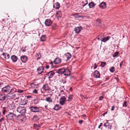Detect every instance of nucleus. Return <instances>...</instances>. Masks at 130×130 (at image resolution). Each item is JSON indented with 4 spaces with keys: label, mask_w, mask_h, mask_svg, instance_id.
<instances>
[{
    "label": "nucleus",
    "mask_w": 130,
    "mask_h": 130,
    "mask_svg": "<svg viewBox=\"0 0 130 130\" xmlns=\"http://www.w3.org/2000/svg\"><path fill=\"white\" fill-rule=\"evenodd\" d=\"M14 111L12 110L11 112H9L8 113L6 116V117L8 120H12L16 118L17 116L15 114L13 113Z\"/></svg>",
    "instance_id": "1"
},
{
    "label": "nucleus",
    "mask_w": 130,
    "mask_h": 130,
    "mask_svg": "<svg viewBox=\"0 0 130 130\" xmlns=\"http://www.w3.org/2000/svg\"><path fill=\"white\" fill-rule=\"evenodd\" d=\"M26 111V109L23 106H20L18 107L17 109V111L21 113V115H19L18 118H21L23 117V116L22 115L25 113Z\"/></svg>",
    "instance_id": "2"
},
{
    "label": "nucleus",
    "mask_w": 130,
    "mask_h": 130,
    "mask_svg": "<svg viewBox=\"0 0 130 130\" xmlns=\"http://www.w3.org/2000/svg\"><path fill=\"white\" fill-rule=\"evenodd\" d=\"M61 96L59 100V103L61 105H64L65 102L66 101V98L67 96L65 94H64L63 95H59Z\"/></svg>",
    "instance_id": "3"
},
{
    "label": "nucleus",
    "mask_w": 130,
    "mask_h": 130,
    "mask_svg": "<svg viewBox=\"0 0 130 130\" xmlns=\"http://www.w3.org/2000/svg\"><path fill=\"white\" fill-rule=\"evenodd\" d=\"M13 92H15V90H14L13 88H11L9 93L7 94V96L10 97V99H13L15 98V94Z\"/></svg>",
    "instance_id": "4"
},
{
    "label": "nucleus",
    "mask_w": 130,
    "mask_h": 130,
    "mask_svg": "<svg viewBox=\"0 0 130 130\" xmlns=\"http://www.w3.org/2000/svg\"><path fill=\"white\" fill-rule=\"evenodd\" d=\"M29 109L31 111L34 113L39 112V108L36 106H32L29 107Z\"/></svg>",
    "instance_id": "5"
},
{
    "label": "nucleus",
    "mask_w": 130,
    "mask_h": 130,
    "mask_svg": "<svg viewBox=\"0 0 130 130\" xmlns=\"http://www.w3.org/2000/svg\"><path fill=\"white\" fill-rule=\"evenodd\" d=\"M11 87L9 85H7L2 88V92L4 93H7L10 91Z\"/></svg>",
    "instance_id": "6"
},
{
    "label": "nucleus",
    "mask_w": 130,
    "mask_h": 130,
    "mask_svg": "<svg viewBox=\"0 0 130 130\" xmlns=\"http://www.w3.org/2000/svg\"><path fill=\"white\" fill-rule=\"evenodd\" d=\"M44 68L42 66L39 67H38L37 69V72L38 75L41 74L44 72Z\"/></svg>",
    "instance_id": "7"
},
{
    "label": "nucleus",
    "mask_w": 130,
    "mask_h": 130,
    "mask_svg": "<svg viewBox=\"0 0 130 130\" xmlns=\"http://www.w3.org/2000/svg\"><path fill=\"white\" fill-rule=\"evenodd\" d=\"M8 107L10 109H13L15 108V105L13 102H9L8 104Z\"/></svg>",
    "instance_id": "8"
},
{
    "label": "nucleus",
    "mask_w": 130,
    "mask_h": 130,
    "mask_svg": "<svg viewBox=\"0 0 130 130\" xmlns=\"http://www.w3.org/2000/svg\"><path fill=\"white\" fill-rule=\"evenodd\" d=\"M65 89L64 88V87L63 86H60L59 88V90H60V92L59 93V95H64L65 94L64 92V91Z\"/></svg>",
    "instance_id": "9"
},
{
    "label": "nucleus",
    "mask_w": 130,
    "mask_h": 130,
    "mask_svg": "<svg viewBox=\"0 0 130 130\" xmlns=\"http://www.w3.org/2000/svg\"><path fill=\"white\" fill-rule=\"evenodd\" d=\"M93 76L96 78H99L100 77V74L98 71L96 70L93 72Z\"/></svg>",
    "instance_id": "10"
},
{
    "label": "nucleus",
    "mask_w": 130,
    "mask_h": 130,
    "mask_svg": "<svg viewBox=\"0 0 130 130\" xmlns=\"http://www.w3.org/2000/svg\"><path fill=\"white\" fill-rule=\"evenodd\" d=\"M6 98L5 94H0V102L2 103L4 102Z\"/></svg>",
    "instance_id": "11"
},
{
    "label": "nucleus",
    "mask_w": 130,
    "mask_h": 130,
    "mask_svg": "<svg viewBox=\"0 0 130 130\" xmlns=\"http://www.w3.org/2000/svg\"><path fill=\"white\" fill-rule=\"evenodd\" d=\"M52 23V21L50 19H46L45 22V25L47 26L51 25Z\"/></svg>",
    "instance_id": "12"
},
{
    "label": "nucleus",
    "mask_w": 130,
    "mask_h": 130,
    "mask_svg": "<svg viewBox=\"0 0 130 130\" xmlns=\"http://www.w3.org/2000/svg\"><path fill=\"white\" fill-rule=\"evenodd\" d=\"M104 126L108 129H111V125L109 122V121H107L106 123H104Z\"/></svg>",
    "instance_id": "13"
},
{
    "label": "nucleus",
    "mask_w": 130,
    "mask_h": 130,
    "mask_svg": "<svg viewBox=\"0 0 130 130\" xmlns=\"http://www.w3.org/2000/svg\"><path fill=\"white\" fill-rule=\"evenodd\" d=\"M54 74L55 73L53 71H51L47 73L46 74V75L48 76V78H50L52 77Z\"/></svg>",
    "instance_id": "14"
},
{
    "label": "nucleus",
    "mask_w": 130,
    "mask_h": 130,
    "mask_svg": "<svg viewBox=\"0 0 130 130\" xmlns=\"http://www.w3.org/2000/svg\"><path fill=\"white\" fill-rule=\"evenodd\" d=\"M82 27L81 26L77 27L74 29V31L76 33H79L82 29Z\"/></svg>",
    "instance_id": "15"
},
{
    "label": "nucleus",
    "mask_w": 130,
    "mask_h": 130,
    "mask_svg": "<svg viewBox=\"0 0 130 130\" xmlns=\"http://www.w3.org/2000/svg\"><path fill=\"white\" fill-rule=\"evenodd\" d=\"M99 7L101 9H105L106 7V3L104 2H102L99 5Z\"/></svg>",
    "instance_id": "16"
},
{
    "label": "nucleus",
    "mask_w": 130,
    "mask_h": 130,
    "mask_svg": "<svg viewBox=\"0 0 130 130\" xmlns=\"http://www.w3.org/2000/svg\"><path fill=\"white\" fill-rule=\"evenodd\" d=\"M21 59L22 62H25L27 60V57L25 55H23L21 57Z\"/></svg>",
    "instance_id": "17"
},
{
    "label": "nucleus",
    "mask_w": 130,
    "mask_h": 130,
    "mask_svg": "<svg viewBox=\"0 0 130 130\" xmlns=\"http://www.w3.org/2000/svg\"><path fill=\"white\" fill-rule=\"evenodd\" d=\"M61 62V59L59 58H56L54 61V62L55 64H58L60 63Z\"/></svg>",
    "instance_id": "18"
},
{
    "label": "nucleus",
    "mask_w": 130,
    "mask_h": 130,
    "mask_svg": "<svg viewBox=\"0 0 130 130\" xmlns=\"http://www.w3.org/2000/svg\"><path fill=\"white\" fill-rule=\"evenodd\" d=\"M64 74L65 76L69 75L70 74V71L69 69H65V71L64 72Z\"/></svg>",
    "instance_id": "19"
},
{
    "label": "nucleus",
    "mask_w": 130,
    "mask_h": 130,
    "mask_svg": "<svg viewBox=\"0 0 130 130\" xmlns=\"http://www.w3.org/2000/svg\"><path fill=\"white\" fill-rule=\"evenodd\" d=\"M11 58L12 61L14 62H16L18 59L17 57L14 55L11 56Z\"/></svg>",
    "instance_id": "20"
},
{
    "label": "nucleus",
    "mask_w": 130,
    "mask_h": 130,
    "mask_svg": "<svg viewBox=\"0 0 130 130\" xmlns=\"http://www.w3.org/2000/svg\"><path fill=\"white\" fill-rule=\"evenodd\" d=\"M65 71V68H60V69L58 70L57 71V72L59 74H64Z\"/></svg>",
    "instance_id": "21"
},
{
    "label": "nucleus",
    "mask_w": 130,
    "mask_h": 130,
    "mask_svg": "<svg viewBox=\"0 0 130 130\" xmlns=\"http://www.w3.org/2000/svg\"><path fill=\"white\" fill-rule=\"evenodd\" d=\"M42 89L45 91L48 90L49 89V86L47 84L44 85L42 87Z\"/></svg>",
    "instance_id": "22"
},
{
    "label": "nucleus",
    "mask_w": 130,
    "mask_h": 130,
    "mask_svg": "<svg viewBox=\"0 0 130 130\" xmlns=\"http://www.w3.org/2000/svg\"><path fill=\"white\" fill-rule=\"evenodd\" d=\"M64 55L66 58H67V60H69L71 57V54L69 53L65 54Z\"/></svg>",
    "instance_id": "23"
},
{
    "label": "nucleus",
    "mask_w": 130,
    "mask_h": 130,
    "mask_svg": "<svg viewBox=\"0 0 130 130\" xmlns=\"http://www.w3.org/2000/svg\"><path fill=\"white\" fill-rule=\"evenodd\" d=\"M53 7L55 9H59L60 7V4L58 3L57 2L54 4Z\"/></svg>",
    "instance_id": "24"
},
{
    "label": "nucleus",
    "mask_w": 130,
    "mask_h": 130,
    "mask_svg": "<svg viewBox=\"0 0 130 130\" xmlns=\"http://www.w3.org/2000/svg\"><path fill=\"white\" fill-rule=\"evenodd\" d=\"M110 38V37L109 36H108L105 38H103L102 39H101V40L102 41L105 42L106 41L109 40Z\"/></svg>",
    "instance_id": "25"
},
{
    "label": "nucleus",
    "mask_w": 130,
    "mask_h": 130,
    "mask_svg": "<svg viewBox=\"0 0 130 130\" xmlns=\"http://www.w3.org/2000/svg\"><path fill=\"white\" fill-rule=\"evenodd\" d=\"M61 16V11H59L56 12V17L58 18L60 17Z\"/></svg>",
    "instance_id": "26"
},
{
    "label": "nucleus",
    "mask_w": 130,
    "mask_h": 130,
    "mask_svg": "<svg viewBox=\"0 0 130 130\" xmlns=\"http://www.w3.org/2000/svg\"><path fill=\"white\" fill-rule=\"evenodd\" d=\"M61 108L60 106L58 104H56L55 105L53 109L55 110H59Z\"/></svg>",
    "instance_id": "27"
},
{
    "label": "nucleus",
    "mask_w": 130,
    "mask_h": 130,
    "mask_svg": "<svg viewBox=\"0 0 130 130\" xmlns=\"http://www.w3.org/2000/svg\"><path fill=\"white\" fill-rule=\"evenodd\" d=\"M46 38V37L45 35H43L40 37V41L43 42L45 41Z\"/></svg>",
    "instance_id": "28"
},
{
    "label": "nucleus",
    "mask_w": 130,
    "mask_h": 130,
    "mask_svg": "<svg viewBox=\"0 0 130 130\" xmlns=\"http://www.w3.org/2000/svg\"><path fill=\"white\" fill-rule=\"evenodd\" d=\"M95 5V4L94 3L92 2L88 4V5L90 8H92L94 7Z\"/></svg>",
    "instance_id": "29"
},
{
    "label": "nucleus",
    "mask_w": 130,
    "mask_h": 130,
    "mask_svg": "<svg viewBox=\"0 0 130 130\" xmlns=\"http://www.w3.org/2000/svg\"><path fill=\"white\" fill-rule=\"evenodd\" d=\"M7 109L5 107H2L1 110L3 114H4L6 112H7Z\"/></svg>",
    "instance_id": "30"
},
{
    "label": "nucleus",
    "mask_w": 130,
    "mask_h": 130,
    "mask_svg": "<svg viewBox=\"0 0 130 130\" xmlns=\"http://www.w3.org/2000/svg\"><path fill=\"white\" fill-rule=\"evenodd\" d=\"M45 100L47 102H51L52 101V99L51 97H47L46 98Z\"/></svg>",
    "instance_id": "31"
},
{
    "label": "nucleus",
    "mask_w": 130,
    "mask_h": 130,
    "mask_svg": "<svg viewBox=\"0 0 130 130\" xmlns=\"http://www.w3.org/2000/svg\"><path fill=\"white\" fill-rule=\"evenodd\" d=\"M119 54V52H116L114 53L113 55H112V56L113 57H117L118 56V55Z\"/></svg>",
    "instance_id": "32"
},
{
    "label": "nucleus",
    "mask_w": 130,
    "mask_h": 130,
    "mask_svg": "<svg viewBox=\"0 0 130 130\" xmlns=\"http://www.w3.org/2000/svg\"><path fill=\"white\" fill-rule=\"evenodd\" d=\"M110 71L112 73L114 72L115 71V68L114 67H112L109 69Z\"/></svg>",
    "instance_id": "33"
},
{
    "label": "nucleus",
    "mask_w": 130,
    "mask_h": 130,
    "mask_svg": "<svg viewBox=\"0 0 130 130\" xmlns=\"http://www.w3.org/2000/svg\"><path fill=\"white\" fill-rule=\"evenodd\" d=\"M35 83H32L30 84L31 87L32 88H35L36 86V85L35 84Z\"/></svg>",
    "instance_id": "34"
},
{
    "label": "nucleus",
    "mask_w": 130,
    "mask_h": 130,
    "mask_svg": "<svg viewBox=\"0 0 130 130\" xmlns=\"http://www.w3.org/2000/svg\"><path fill=\"white\" fill-rule=\"evenodd\" d=\"M106 64V63L105 62H101V66L102 67H104Z\"/></svg>",
    "instance_id": "35"
},
{
    "label": "nucleus",
    "mask_w": 130,
    "mask_h": 130,
    "mask_svg": "<svg viewBox=\"0 0 130 130\" xmlns=\"http://www.w3.org/2000/svg\"><path fill=\"white\" fill-rule=\"evenodd\" d=\"M33 118V119L35 121H37L39 119L38 117L36 116H34Z\"/></svg>",
    "instance_id": "36"
},
{
    "label": "nucleus",
    "mask_w": 130,
    "mask_h": 130,
    "mask_svg": "<svg viewBox=\"0 0 130 130\" xmlns=\"http://www.w3.org/2000/svg\"><path fill=\"white\" fill-rule=\"evenodd\" d=\"M72 96H73L72 95H70L68 97V100H67V101H70L72 100Z\"/></svg>",
    "instance_id": "37"
},
{
    "label": "nucleus",
    "mask_w": 130,
    "mask_h": 130,
    "mask_svg": "<svg viewBox=\"0 0 130 130\" xmlns=\"http://www.w3.org/2000/svg\"><path fill=\"white\" fill-rule=\"evenodd\" d=\"M83 7L87 5L88 4V2L86 0L84 2H83Z\"/></svg>",
    "instance_id": "38"
},
{
    "label": "nucleus",
    "mask_w": 130,
    "mask_h": 130,
    "mask_svg": "<svg viewBox=\"0 0 130 130\" xmlns=\"http://www.w3.org/2000/svg\"><path fill=\"white\" fill-rule=\"evenodd\" d=\"M73 16L75 18H77L79 17V15L77 13L74 14Z\"/></svg>",
    "instance_id": "39"
},
{
    "label": "nucleus",
    "mask_w": 130,
    "mask_h": 130,
    "mask_svg": "<svg viewBox=\"0 0 130 130\" xmlns=\"http://www.w3.org/2000/svg\"><path fill=\"white\" fill-rule=\"evenodd\" d=\"M4 119L3 118H2L0 119V124L1 125V123L4 121Z\"/></svg>",
    "instance_id": "40"
},
{
    "label": "nucleus",
    "mask_w": 130,
    "mask_h": 130,
    "mask_svg": "<svg viewBox=\"0 0 130 130\" xmlns=\"http://www.w3.org/2000/svg\"><path fill=\"white\" fill-rule=\"evenodd\" d=\"M9 57H10L9 55V54H7H7H6V56L5 57V59H8L9 58Z\"/></svg>",
    "instance_id": "41"
},
{
    "label": "nucleus",
    "mask_w": 130,
    "mask_h": 130,
    "mask_svg": "<svg viewBox=\"0 0 130 130\" xmlns=\"http://www.w3.org/2000/svg\"><path fill=\"white\" fill-rule=\"evenodd\" d=\"M37 56H38V57L37 58L38 59H40V58L41 57V55L39 53H37Z\"/></svg>",
    "instance_id": "42"
},
{
    "label": "nucleus",
    "mask_w": 130,
    "mask_h": 130,
    "mask_svg": "<svg viewBox=\"0 0 130 130\" xmlns=\"http://www.w3.org/2000/svg\"><path fill=\"white\" fill-rule=\"evenodd\" d=\"M127 102H124L123 104V106L125 107H126L127 106Z\"/></svg>",
    "instance_id": "43"
},
{
    "label": "nucleus",
    "mask_w": 130,
    "mask_h": 130,
    "mask_svg": "<svg viewBox=\"0 0 130 130\" xmlns=\"http://www.w3.org/2000/svg\"><path fill=\"white\" fill-rule=\"evenodd\" d=\"M33 92L34 93H35L36 94L38 93V91L37 89H36L34 90H33Z\"/></svg>",
    "instance_id": "44"
},
{
    "label": "nucleus",
    "mask_w": 130,
    "mask_h": 130,
    "mask_svg": "<svg viewBox=\"0 0 130 130\" xmlns=\"http://www.w3.org/2000/svg\"><path fill=\"white\" fill-rule=\"evenodd\" d=\"M7 54V53H3L2 54V55L4 56V57L5 58V57L6 56V54Z\"/></svg>",
    "instance_id": "45"
},
{
    "label": "nucleus",
    "mask_w": 130,
    "mask_h": 130,
    "mask_svg": "<svg viewBox=\"0 0 130 130\" xmlns=\"http://www.w3.org/2000/svg\"><path fill=\"white\" fill-rule=\"evenodd\" d=\"M3 84L2 82H0V87H2L3 86Z\"/></svg>",
    "instance_id": "46"
},
{
    "label": "nucleus",
    "mask_w": 130,
    "mask_h": 130,
    "mask_svg": "<svg viewBox=\"0 0 130 130\" xmlns=\"http://www.w3.org/2000/svg\"><path fill=\"white\" fill-rule=\"evenodd\" d=\"M23 92V91L21 90H18V92H20V93H22Z\"/></svg>",
    "instance_id": "47"
},
{
    "label": "nucleus",
    "mask_w": 130,
    "mask_h": 130,
    "mask_svg": "<svg viewBox=\"0 0 130 130\" xmlns=\"http://www.w3.org/2000/svg\"><path fill=\"white\" fill-rule=\"evenodd\" d=\"M115 107L114 106H113L112 107L111 109V110L112 111H113L115 109Z\"/></svg>",
    "instance_id": "48"
},
{
    "label": "nucleus",
    "mask_w": 130,
    "mask_h": 130,
    "mask_svg": "<svg viewBox=\"0 0 130 130\" xmlns=\"http://www.w3.org/2000/svg\"><path fill=\"white\" fill-rule=\"evenodd\" d=\"M103 97L102 96H101L100 97L99 99L100 100H101L103 99Z\"/></svg>",
    "instance_id": "49"
},
{
    "label": "nucleus",
    "mask_w": 130,
    "mask_h": 130,
    "mask_svg": "<svg viewBox=\"0 0 130 130\" xmlns=\"http://www.w3.org/2000/svg\"><path fill=\"white\" fill-rule=\"evenodd\" d=\"M94 69H95L97 67V66L96 64L95 63L94 64Z\"/></svg>",
    "instance_id": "50"
},
{
    "label": "nucleus",
    "mask_w": 130,
    "mask_h": 130,
    "mask_svg": "<svg viewBox=\"0 0 130 130\" xmlns=\"http://www.w3.org/2000/svg\"><path fill=\"white\" fill-rule=\"evenodd\" d=\"M123 64V61H122L120 64V68H121V66Z\"/></svg>",
    "instance_id": "51"
},
{
    "label": "nucleus",
    "mask_w": 130,
    "mask_h": 130,
    "mask_svg": "<svg viewBox=\"0 0 130 130\" xmlns=\"http://www.w3.org/2000/svg\"><path fill=\"white\" fill-rule=\"evenodd\" d=\"M83 122V121L82 120H80L79 121V123L80 124H81Z\"/></svg>",
    "instance_id": "52"
},
{
    "label": "nucleus",
    "mask_w": 130,
    "mask_h": 130,
    "mask_svg": "<svg viewBox=\"0 0 130 130\" xmlns=\"http://www.w3.org/2000/svg\"><path fill=\"white\" fill-rule=\"evenodd\" d=\"M50 64L51 65L52 67H53V62L52 61H51V62H50Z\"/></svg>",
    "instance_id": "53"
},
{
    "label": "nucleus",
    "mask_w": 130,
    "mask_h": 130,
    "mask_svg": "<svg viewBox=\"0 0 130 130\" xmlns=\"http://www.w3.org/2000/svg\"><path fill=\"white\" fill-rule=\"evenodd\" d=\"M102 123H101L100 124V125L99 126L98 128H100V126L102 125Z\"/></svg>",
    "instance_id": "54"
},
{
    "label": "nucleus",
    "mask_w": 130,
    "mask_h": 130,
    "mask_svg": "<svg viewBox=\"0 0 130 130\" xmlns=\"http://www.w3.org/2000/svg\"><path fill=\"white\" fill-rule=\"evenodd\" d=\"M49 66L48 65H47L45 67V68L46 69H48L49 68Z\"/></svg>",
    "instance_id": "55"
},
{
    "label": "nucleus",
    "mask_w": 130,
    "mask_h": 130,
    "mask_svg": "<svg viewBox=\"0 0 130 130\" xmlns=\"http://www.w3.org/2000/svg\"><path fill=\"white\" fill-rule=\"evenodd\" d=\"M34 127H36V126L38 127V125L37 124H34ZM38 127H39V126H38Z\"/></svg>",
    "instance_id": "56"
},
{
    "label": "nucleus",
    "mask_w": 130,
    "mask_h": 130,
    "mask_svg": "<svg viewBox=\"0 0 130 130\" xmlns=\"http://www.w3.org/2000/svg\"><path fill=\"white\" fill-rule=\"evenodd\" d=\"M62 83H63V84H64L65 83H66V80H63V81H62Z\"/></svg>",
    "instance_id": "57"
},
{
    "label": "nucleus",
    "mask_w": 130,
    "mask_h": 130,
    "mask_svg": "<svg viewBox=\"0 0 130 130\" xmlns=\"http://www.w3.org/2000/svg\"><path fill=\"white\" fill-rule=\"evenodd\" d=\"M26 51V49H25L22 50V51L23 52H25Z\"/></svg>",
    "instance_id": "58"
},
{
    "label": "nucleus",
    "mask_w": 130,
    "mask_h": 130,
    "mask_svg": "<svg viewBox=\"0 0 130 130\" xmlns=\"http://www.w3.org/2000/svg\"><path fill=\"white\" fill-rule=\"evenodd\" d=\"M83 117H85L86 116V115L84 114L83 115Z\"/></svg>",
    "instance_id": "59"
},
{
    "label": "nucleus",
    "mask_w": 130,
    "mask_h": 130,
    "mask_svg": "<svg viewBox=\"0 0 130 130\" xmlns=\"http://www.w3.org/2000/svg\"><path fill=\"white\" fill-rule=\"evenodd\" d=\"M72 88H70L69 89L70 91H72Z\"/></svg>",
    "instance_id": "60"
},
{
    "label": "nucleus",
    "mask_w": 130,
    "mask_h": 130,
    "mask_svg": "<svg viewBox=\"0 0 130 130\" xmlns=\"http://www.w3.org/2000/svg\"><path fill=\"white\" fill-rule=\"evenodd\" d=\"M97 39L98 40H101L100 39V38L99 37H97Z\"/></svg>",
    "instance_id": "61"
},
{
    "label": "nucleus",
    "mask_w": 130,
    "mask_h": 130,
    "mask_svg": "<svg viewBox=\"0 0 130 130\" xmlns=\"http://www.w3.org/2000/svg\"><path fill=\"white\" fill-rule=\"evenodd\" d=\"M47 107V105L45 106V107L46 108Z\"/></svg>",
    "instance_id": "62"
},
{
    "label": "nucleus",
    "mask_w": 130,
    "mask_h": 130,
    "mask_svg": "<svg viewBox=\"0 0 130 130\" xmlns=\"http://www.w3.org/2000/svg\"><path fill=\"white\" fill-rule=\"evenodd\" d=\"M20 120H21L22 121H23V120L22 119V118H21Z\"/></svg>",
    "instance_id": "63"
},
{
    "label": "nucleus",
    "mask_w": 130,
    "mask_h": 130,
    "mask_svg": "<svg viewBox=\"0 0 130 130\" xmlns=\"http://www.w3.org/2000/svg\"><path fill=\"white\" fill-rule=\"evenodd\" d=\"M50 130H53L52 129H50Z\"/></svg>",
    "instance_id": "64"
}]
</instances>
